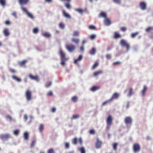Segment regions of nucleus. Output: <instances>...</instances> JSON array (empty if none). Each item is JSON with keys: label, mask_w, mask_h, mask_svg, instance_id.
Here are the masks:
<instances>
[{"label": "nucleus", "mask_w": 153, "mask_h": 153, "mask_svg": "<svg viewBox=\"0 0 153 153\" xmlns=\"http://www.w3.org/2000/svg\"><path fill=\"white\" fill-rule=\"evenodd\" d=\"M118 97V96H112L111 98L110 99L104 102L102 104V105H104L107 103H109L112 100L117 99Z\"/></svg>", "instance_id": "obj_6"}, {"label": "nucleus", "mask_w": 153, "mask_h": 153, "mask_svg": "<svg viewBox=\"0 0 153 153\" xmlns=\"http://www.w3.org/2000/svg\"><path fill=\"white\" fill-rule=\"evenodd\" d=\"M12 15L15 18H17L16 13V12H13L12 13Z\"/></svg>", "instance_id": "obj_60"}, {"label": "nucleus", "mask_w": 153, "mask_h": 153, "mask_svg": "<svg viewBox=\"0 0 153 153\" xmlns=\"http://www.w3.org/2000/svg\"><path fill=\"white\" fill-rule=\"evenodd\" d=\"M120 30L123 32H125L127 30V28L125 27H122L120 28Z\"/></svg>", "instance_id": "obj_51"}, {"label": "nucleus", "mask_w": 153, "mask_h": 153, "mask_svg": "<svg viewBox=\"0 0 153 153\" xmlns=\"http://www.w3.org/2000/svg\"><path fill=\"white\" fill-rule=\"evenodd\" d=\"M59 54L61 56V59H66L65 53L61 50L60 51Z\"/></svg>", "instance_id": "obj_12"}, {"label": "nucleus", "mask_w": 153, "mask_h": 153, "mask_svg": "<svg viewBox=\"0 0 153 153\" xmlns=\"http://www.w3.org/2000/svg\"><path fill=\"white\" fill-rule=\"evenodd\" d=\"M24 140H27L29 138V135L28 133L26 132L24 133Z\"/></svg>", "instance_id": "obj_24"}, {"label": "nucleus", "mask_w": 153, "mask_h": 153, "mask_svg": "<svg viewBox=\"0 0 153 153\" xmlns=\"http://www.w3.org/2000/svg\"><path fill=\"white\" fill-rule=\"evenodd\" d=\"M120 63V62L119 61H117L116 62H114L113 63V65H118Z\"/></svg>", "instance_id": "obj_63"}, {"label": "nucleus", "mask_w": 153, "mask_h": 153, "mask_svg": "<svg viewBox=\"0 0 153 153\" xmlns=\"http://www.w3.org/2000/svg\"><path fill=\"white\" fill-rule=\"evenodd\" d=\"M117 143H114L113 145V149L114 150H116L117 149Z\"/></svg>", "instance_id": "obj_49"}, {"label": "nucleus", "mask_w": 153, "mask_h": 153, "mask_svg": "<svg viewBox=\"0 0 153 153\" xmlns=\"http://www.w3.org/2000/svg\"><path fill=\"white\" fill-rule=\"evenodd\" d=\"M62 13L63 15L66 18L69 19L71 18V16L69 14L67 13L65 10H62Z\"/></svg>", "instance_id": "obj_19"}, {"label": "nucleus", "mask_w": 153, "mask_h": 153, "mask_svg": "<svg viewBox=\"0 0 153 153\" xmlns=\"http://www.w3.org/2000/svg\"><path fill=\"white\" fill-rule=\"evenodd\" d=\"M99 17H103L105 18H106L107 16L106 13L103 12H102L99 15Z\"/></svg>", "instance_id": "obj_23"}, {"label": "nucleus", "mask_w": 153, "mask_h": 153, "mask_svg": "<svg viewBox=\"0 0 153 153\" xmlns=\"http://www.w3.org/2000/svg\"><path fill=\"white\" fill-rule=\"evenodd\" d=\"M47 153H55V152L53 149L51 148L48 150Z\"/></svg>", "instance_id": "obj_42"}, {"label": "nucleus", "mask_w": 153, "mask_h": 153, "mask_svg": "<svg viewBox=\"0 0 153 153\" xmlns=\"http://www.w3.org/2000/svg\"><path fill=\"white\" fill-rule=\"evenodd\" d=\"M71 41L72 42L75 43L76 44H78L79 42V39L78 38H73L71 39Z\"/></svg>", "instance_id": "obj_18"}, {"label": "nucleus", "mask_w": 153, "mask_h": 153, "mask_svg": "<svg viewBox=\"0 0 153 153\" xmlns=\"http://www.w3.org/2000/svg\"><path fill=\"white\" fill-rule=\"evenodd\" d=\"M0 4L2 6H4L6 4L5 0H0Z\"/></svg>", "instance_id": "obj_33"}, {"label": "nucleus", "mask_w": 153, "mask_h": 153, "mask_svg": "<svg viewBox=\"0 0 153 153\" xmlns=\"http://www.w3.org/2000/svg\"><path fill=\"white\" fill-rule=\"evenodd\" d=\"M26 14L28 17H30L31 19H33L34 18L32 14L30 13L29 12H28L26 13Z\"/></svg>", "instance_id": "obj_36"}, {"label": "nucleus", "mask_w": 153, "mask_h": 153, "mask_svg": "<svg viewBox=\"0 0 153 153\" xmlns=\"http://www.w3.org/2000/svg\"><path fill=\"white\" fill-rule=\"evenodd\" d=\"M4 24L6 25H9L10 24V22L9 20H7L4 22Z\"/></svg>", "instance_id": "obj_57"}, {"label": "nucleus", "mask_w": 153, "mask_h": 153, "mask_svg": "<svg viewBox=\"0 0 153 153\" xmlns=\"http://www.w3.org/2000/svg\"><path fill=\"white\" fill-rule=\"evenodd\" d=\"M120 44L122 46L126 48L127 51H129L130 48L129 45L125 40L123 39L121 40Z\"/></svg>", "instance_id": "obj_1"}, {"label": "nucleus", "mask_w": 153, "mask_h": 153, "mask_svg": "<svg viewBox=\"0 0 153 153\" xmlns=\"http://www.w3.org/2000/svg\"><path fill=\"white\" fill-rule=\"evenodd\" d=\"M103 73V71L102 70H100L98 71H95L93 74L94 76L95 77L99 75H100Z\"/></svg>", "instance_id": "obj_10"}, {"label": "nucleus", "mask_w": 153, "mask_h": 153, "mask_svg": "<svg viewBox=\"0 0 153 153\" xmlns=\"http://www.w3.org/2000/svg\"><path fill=\"white\" fill-rule=\"evenodd\" d=\"M65 146L66 149H69L70 147L69 144L68 143H66L65 144Z\"/></svg>", "instance_id": "obj_53"}, {"label": "nucleus", "mask_w": 153, "mask_h": 153, "mask_svg": "<svg viewBox=\"0 0 153 153\" xmlns=\"http://www.w3.org/2000/svg\"><path fill=\"white\" fill-rule=\"evenodd\" d=\"M19 130L18 129H16L14 131V135L17 136L18 135L19 133Z\"/></svg>", "instance_id": "obj_47"}, {"label": "nucleus", "mask_w": 153, "mask_h": 153, "mask_svg": "<svg viewBox=\"0 0 153 153\" xmlns=\"http://www.w3.org/2000/svg\"><path fill=\"white\" fill-rule=\"evenodd\" d=\"M96 49L93 48L89 51V53L91 55H94L96 53Z\"/></svg>", "instance_id": "obj_21"}, {"label": "nucleus", "mask_w": 153, "mask_h": 153, "mask_svg": "<svg viewBox=\"0 0 153 153\" xmlns=\"http://www.w3.org/2000/svg\"><path fill=\"white\" fill-rule=\"evenodd\" d=\"M102 142L99 140L98 138L97 139V142L96 144V147L97 149L100 148L101 146Z\"/></svg>", "instance_id": "obj_8"}, {"label": "nucleus", "mask_w": 153, "mask_h": 153, "mask_svg": "<svg viewBox=\"0 0 153 153\" xmlns=\"http://www.w3.org/2000/svg\"><path fill=\"white\" fill-rule=\"evenodd\" d=\"M27 62V61L26 60H23L20 62L19 63V64L20 66L23 65Z\"/></svg>", "instance_id": "obj_35"}, {"label": "nucleus", "mask_w": 153, "mask_h": 153, "mask_svg": "<svg viewBox=\"0 0 153 153\" xmlns=\"http://www.w3.org/2000/svg\"><path fill=\"white\" fill-rule=\"evenodd\" d=\"M10 137L8 134H3L1 135V137L3 140H7Z\"/></svg>", "instance_id": "obj_13"}, {"label": "nucleus", "mask_w": 153, "mask_h": 153, "mask_svg": "<svg viewBox=\"0 0 153 153\" xmlns=\"http://www.w3.org/2000/svg\"><path fill=\"white\" fill-rule=\"evenodd\" d=\"M147 89V88L146 86V85H144V86L141 92L142 94V95H144Z\"/></svg>", "instance_id": "obj_31"}, {"label": "nucleus", "mask_w": 153, "mask_h": 153, "mask_svg": "<svg viewBox=\"0 0 153 153\" xmlns=\"http://www.w3.org/2000/svg\"><path fill=\"white\" fill-rule=\"evenodd\" d=\"M29 76L31 79L35 80L37 82H39V78L37 75L33 76L31 74H30L29 75Z\"/></svg>", "instance_id": "obj_7"}, {"label": "nucleus", "mask_w": 153, "mask_h": 153, "mask_svg": "<svg viewBox=\"0 0 153 153\" xmlns=\"http://www.w3.org/2000/svg\"><path fill=\"white\" fill-rule=\"evenodd\" d=\"M61 64L64 65L65 64V61L66 60H67V59H61Z\"/></svg>", "instance_id": "obj_46"}, {"label": "nucleus", "mask_w": 153, "mask_h": 153, "mask_svg": "<svg viewBox=\"0 0 153 153\" xmlns=\"http://www.w3.org/2000/svg\"><path fill=\"white\" fill-rule=\"evenodd\" d=\"M85 40H84L82 42V46L80 48V51L81 52H82L84 51V48L83 47V45L85 44Z\"/></svg>", "instance_id": "obj_30"}, {"label": "nucleus", "mask_w": 153, "mask_h": 153, "mask_svg": "<svg viewBox=\"0 0 153 153\" xmlns=\"http://www.w3.org/2000/svg\"><path fill=\"white\" fill-rule=\"evenodd\" d=\"M112 119L111 116H109L107 120V123L109 125H111L112 123Z\"/></svg>", "instance_id": "obj_16"}, {"label": "nucleus", "mask_w": 153, "mask_h": 153, "mask_svg": "<svg viewBox=\"0 0 153 153\" xmlns=\"http://www.w3.org/2000/svg\"><path fill=\"white\" fill-rule=\"evenodd\" d=\"M12 78L13 79L15 80L18 82H20L21 81V79L15 76H12Z\"/></svg>", "instance_id": "obj_26"}, {"label": "nucleus", "mask_w": 153, "mask_h": 153, "mask_svg": "<svg viewBox=\"0 0 153 153\" xmlns=\"http://www.w3.org/2000/svg\"><path fill=\"white\" fill-rule=\"evenodd\" d=\"M88 28L90 30H96V27L94 25H91L88 27Z\"/></svg>", "instance_id": "obj_44"}, {"label": "nucleus", "mask_w": 153, "mask_h": 153, "mask_svg": "<svg viewBox=\"0 0 153 153\" xmlns=\"http://www.w3.org/2000/svg\"><path fill=\"white\" fill-rule=\"evenodd\" d=\"M153 29V27H148L146 29V31L147 32H148L150 31L151 30H152Z\"/></svg>", "instance_id": "obj_43"}, {"label": "nucleus", "mask_w": 153, "mask_h": 153, "mask_svg": "<svg viewBox=\"0 0 153 153\" xmlns=\"http://www.w3.org/2000/svg\"><path fill=\"white\" fill-rule=\"evenodd\" d=\"M125 122L126 125H131L132 123V119L130 117H126L125 119Z\"/></svg>", "instance_id": "obj_5"}, {"label": "nucleus", "mask_w": 153, "mask_h": 153, "mask_svg": "<svg viewBox=\"0 0 153 153\" xmlns=\"http://www.w3.org/2000/svg\"><path fill=\"white\" fill-rule=\"evenodd\" d=\"M42 35L43 36L46 37H49L51 36V35L48 33H43L42 34Z\"/></svg>", "instance_id": "obj_41"}, {"label": "nucleus", "mask_w": 153, "mask_h": 153, "mask_svg": "<svg viewBox=\"0 0 153 153\" xmlns=\"http://www.w3.org/2000/svg\"><path fill=\"white\" fill-rule=\"evenodd\" d=\"M33 33H36L38 32V29L37 28H34L33 30Z\"/></svg>", "instance_id": "obj_48"}, {"label": "nucleus", "mask_w": 153, "mask_h": 153, "mask_svg": "<svg viewBox=\"0 0 153 153\" xmlns=\"http://www.w3.org/2000/svg\"><path fill=\"white\" fill-rule=\"evenodd\" d=\"M52 83L51 82H49L48 83H46L45 85V86L46 87H48L51 85Z\"/></svg>", "instance_id": "obj_55"}, {"label": "nucleus", "mask_w": 153, "mask_h": 153, "mask_svg": "<svg viewBox=\"0 0 153 153\" xmlns=\"http://www.w3.org/2000/svg\"><path fill=\"white\" fill-rule=\"evenodd\" d=\"M82 59V56L79 55L78 58L75 59L74 61V64H77L78 62L80 61Z\"/></svg>", "instance_id": "obj_15"}, {"label": "nucleus", "mask_w": 153, "mask_h": 153, "mask_svg": "<svg viewBox=\"0 0 153 153\" xmlns=\"http://www.w3.org/2000/svg\"><path fill=\"white\" fill-rule=\"evenodd\" d=\"M100 88V87L99 86H94L91 88L90 90L93 91H96Z\"/></svg>", "instance_id": "obj_17"}, {"label": "nucleus", "mask_w": 153, "mask_h": 153, "mask_svg": "<svg viewBox=\"0 0 153 153\" xmlns=\"http://www.w3.org/2000/svg\"><path fill=\"white\" fill-rule=\"evenodd\" d=\"M9 70L12 73H14L16 72V71L15 70L11 68H10Z\"/></svg>", "instance_id": "obj_58"}, {"label": "nucleus", "mask_w": 153, "mask_h": 153, "mask_svg": "<svg viewBox=\"0 0 153 153\" xmlns=\"http://www.w3.org/2000/svg\"><path fill=\"white\" fill-rule=\"evenodd\" d=\"M113 2L117 4H120L121 3L120 0H113Z\"/></svg>", "instance_id": "obj_52"}, {"label": "nucleus", "mask_w": 153, "mask_h": 153, "mask_svg": "<svg viewBox=\"0 0 153 153\" xmlns=\"http://www.w3.org/2000/svg\"><path fill=\"white\" fill-rule=\"evenodd\" d=\"M133 149L134 153L139 152L140 150V145L138 143L134 144V145Z\"/></svg>", "instance_id": "obj_3"}, {"label": "nucleus", "mask_w": 153, "mask_h": 153, "mask_svg": "<svg viewBox=\"0 0 153 153\" xmlns=\"http://www.w3.org/2000/svg\"><path fill=\"white\" fill-rule=\"evenodd\" d=\"M66 48L70 52H73L75 49L76 47L73 44H67L65 45Z\"/></svg>", "instance_id": "obj_2"}, {"label": "nucleus", "mask_w": 153, "mask_h": 153, "mask_svg": "<svg viewBox=\"0 0 153 153\" xmlns=\"http://www.w3.org/2000/svg\"><path fill=\"white\" fill-rule=\"evenodd\" d=\"M139 6L141 9L142 10H144L146 9V4L144 1L140 2Z\"/></svg>", "instance_id": "obj_4"}, {"label": "nucleus", "mask_w": 153, "mask_h": 153, "mask_svg": "<svg viewBox=\"0 0 153 153\" xmlns=\"http://www.w3.org/2000/svg\"><path fill=\"white\" fill-rule=\"evenodd\" d=\"M29 0H18L19 3L20 4H25L28 2Z\"/></svg>", "instance_id": "obj_14"}, {"label": "nucleus", "mask_w": 153, "mask_h": 153, "mask_svg": "<svg viewBox=\"0 0 153 153\" xmlns=\"http://www.w3.org/2000/svg\"><path fill=\"white\" fill-rule=\"evenodd\" d=\"M79 150L81 153H85V151L84 148L81 147L79 148Z\"/></svg>", "instance_id": "obj_34"}, {"label": "nucleus", "mask_w": 153, "mask_h": 153, "mask_svg": "<svg viewBox=\"0 0 153 153\" xmlns=\"http://www.w3.org/2000/svg\"><path fill=\"white\" fill-rule=\"evenodd\" d=\"M89 133L91 134H94L95 133V130L94 129H92L89 131Z\"/></svg>", "instance_id": "obj_59"}, {"label": "nucleus", "mask_w": 153, "mask_h": 153, "mask_svg": "<svg viewBox=\"0 0 153 153\" xmlns=\"http://www.w3.org/2000/svg\"><path fill=\"white\" fill-rule=\"evenodd\" d=\"M31 91L29 90H27L25 93L26 96H31Z\"/></svg>", "instance_id": "obj_45"}, {"label": "nucleus", "mask_w": 153, "mask_h": 153, "mask_svg": "<svg viewBox=\"0 0 153 153\" xmlns=\"http://www.w3.org/2000/svg\"><path fill=\"white\" fill-rule=\"evenodd\" d=\"M122 36L118 32H114L113 37L115 39H117L121 38Z\"/></svg>", "instance_id": "obj_9"}, {"label": "nucleus", "mask_w": 153, "mask_h": 153, "mask_svg": "<svg viewBox=\"0 0 153 153\" xmlns=\"http://www.w3.org/2000/svg\"><path fill=\"white\" fill-rule=\"evenodd\" d=\"M59 27L62 29H64L65 27V25L63 23L61 22L59 23Z\"/></svg>", "instance_id": "obj_39"}, {"label": "nucleus", "mask_w": 153, "mask_h": 153, "mask_svg": "<svg viewBox=\"0 0 153 153\" xmlns=\"http://www.w3.org/2000/svg\"><path fill=\"white\" fill-rule=\"evenodd\" d=\"M53 95L52 92L51 91H49L47 93L48 96H51Z\"/></svg>", "instance_id": "obj_61"}, {"label": "nucleus", "mask_w": 153, "mask_h": 153, "mask_svg": "<svg viewBox=\"0 0 153 153\" xmlns=\"http://www.w3.org/2000/svg\"><path fill=\"white\" fill-rule=\"evenodd\" d=\"M96 37V35L94 34H91L88 37V38L90 39L91 40H92L95 39Z\"/></svg>", "instance_id": "obj_22"}, {"label": "nucleus", "mask_w": 153, "mask_h": 153, "mask_svg": "<svg viewBox=\"0 0 153 153\" xmlns=\"http://www.w3.org/2000/svg\"><path fill=\"white\" fill-rule=\"evenodd\" d=\"M133 88H130L129 90V92L128 93V95L129 96H130L133 94Z\"/></svg>", "instance_id": "obj_38"}, {"label": "nucleus", "mask_w": 153, "mask_h": 153, "mask_svg": "<svg viewBox=\"0 0 153 153\" xmlns=\"http://www.w3.org/2000/svg\"><path fill=\"white\" fill-rule=\"evenodd\" d=\"M79 33L77 31H74L73 32V36H77L79 35Z\"/></svg>", "instance_id": "obj_28"}, {"label": "nucleus", "mask_w": 153, "mask_h": 153, "mask_svg": "<svg viewBox=\"0 0 153 153\" xmlns=\"http://www.w3.org/2000/svg\"><path fill=\"white\" fill-rule=\"evenodd\" d=\"M24 118L25 121H26L27 119V115L26 114H25L24 115Z\"/></svg>", "instance_id": "obj_64"}, {"label": "nucleus", "mask_w": 153, "mask_h": 153, "mask_svg": "<svg viewBox=\"0 0 153 153\" xmlns=\"http://www.w3.org/2000/svg\"><path fill=\"white\" fill-rule=\"evenodd\" d=\"M36 143V141L35 140H33L32 141V143L31 145V146L32 147H33L34 146V145Z\"/></svg>", "instance_id": "obj_62"}, {"label": "nucleus", "mask_w": 153, "mask_h": 153, "mask_svg": "<svg viewBox=\"0 0 153 153\" xmlns=\"http://www.w3.org/2000/svg\"><path fill=\"white\" fill-rule=\"evenodd\" d=\"M104 23L105 24L107 25H110L111 24V22L109 19L105 18L104 20Z\"/></svg>", "instance_id": "obj_20"}, {"label": "nucleus", "mask_w": 153, "mask_h": 153, "mask_svg": "<svg viewBox=\"0 0 153 153\" xmlns=\"http://www.w3.org/2000/svg\"><path fill=\"white\" fill-rule=\"evenodd\" d=\"M72 143L74 145H76L77 143V139L76 137H75L73 139Z\"/></svg>", "instance_id": "obj_37"}, {"label": "nucleus", "mask_w": 153, "mask_h": 153, "mask_svg": "<svg viewBox=\"0 0 153 153\" xmlns=\"http://www.w3.org/2000/svg\"><path fill=\"white\" fill-rule=\"evenodd\" d=\"M21 9H22V10L23 12H25L26 14L28 12V11L27 10V9L25 7H21Z\"/></svg>", "instance_id": "obj_50"}, {"label": "nucleus", "mask_w": 153, "mask_h": 153, "mask_svg": "<svg viewBox=\"0 0 153 153\" xmlns=\"http://www.w3.org/2000/svg\"><path fill=\"white\" fill-rule=\"evenodd\" d=\"M39 130L40 133H42L44 129V125L42 124L40 125L39 128Z\"/></svg>", "instance_id": "obj_27"}, {"label": "nucleus", "mask_w": 153, "mask_h": 153, "mask_svg": "<svg viewBox=\"0 0 153 153\" xmlns=\"http://www.w3.org/2000/svg\"><path fill=\"white\" fill-rule=\"evenodd\" d=\"M75 10L81 14H83V10L80 8H76Z\"/></svg>", "instance_id": "obj_25"}, {"label": "nucleus", "mask_w": 153, "mask_h": 153, "mask_svg": "<svg viewBox=\"0 0 153 153\" xmlns=\"http://www.w3.org/2000/svg\"><path fill=\"white\" fill-rule=\"evenodd\" d=\"M3 33L4 35L6 36H8L10 35L9 30L7 28H5L4 29Z\"/></svg>", "instance_id": "obj_11"}, {"label": "nucleus", "mask_w": 153, "mask_h": 153, "mask_svg": "<svg viewBox=\"0 0 153 153\" xmlns=\"http://www.w3.org/2000/svg\"><path fill=\"white\" fill-rule=\"evenodd\" d=\"M106 58L108 59H110L111 57V55L110 54H107L106 55Z\"/></svg>", "instance_id": "obj_54"}, {"label": "nucleus", "mask_w": 153, "mask_h": 153, "mask_svg": "<svg viewBox=\"0 0 153 153\" xmlns=\"http://www.w3.org/2000/svg\"><path fill=\"white\" fill-rule=\"evenodd\" d=\"M138 33V32H137L134 33H132L131 35V37L132 38H134Z\"/></svg>", "instance_id": "obj_40"}, {"label": "nucleus", "mask_w": 153, "mask_h": 153, "mask_svg": "<svg viewBox=\"0 0 153 153\" xmlns=\"http://www.w3.org/2000/svg\"><path fill=\"white\" fill-rule=\"evenodd\" d=\"M79 117V116L78 114L74 115H73L72 117L71 118V119L72 120L74 119H76L78 118Z\"/></svg>", "instance_id": "obj_29"}, {"label": "nucleus", "mask_w": 153, "mask_h": 153, "mask_svg": "<svg viewBox=\"0 0 153 153\" xmlns=\"http://www.w3.org/2000/svg\"><path fill=\"white\" fill-rule=\"evenodd\" d=\"M99 65V63L97 62H96L92 67V69H94L97 68Z\"/></svg>", "instance_id": "obj_32"}, {"label": "nucleus", "mask_w": 153, "mask_h": 153, "mask_svg": "<svg viewBox=\"0 0 153 153\" xmlns=\"http://www.w3.org/2000/svg\"><path fill=\"white\" fill-rule=\"evenodd\" d=\"M77 99L78 98L76 96H74L72 97V100L74 102H75L77 101Z\"/></svg>", "instance_id": "obj_56"}]
</instances>
